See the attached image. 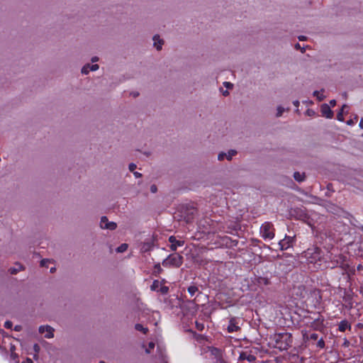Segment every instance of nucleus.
Masks as SVG:
<instances>
[{
  "mask_svg": "<svg viewBox=\"0 0 363 363\" xmlns=\"http://www.w3.org/2000/svg\"><path fill=\"white\" fill-rule=\"evenodd\" d=\"M197 213V208L192 203L180 205L174 218L179 222V225H191Z\"/></svg>",
  "mask_w": 363,
  "mask_h": 363,
  "instance_id": "obj_1",
  "label": "nucleus"
},
{
  "mask_svg": "<svg viewBox=\"0 0 363 363\" xmlns=\"http://www.w3.org/2000/svg\"><path fill=\"white\" fill-rule=\"evenodd\" d=\"M292 342V336L289 333H275L269 337V345L280 351L288 350Z\"/></svg>",
  "mask_w": 363,
  "mask_h": 363,
  "instance_id": "obj_2",
  "label": "nucleus"
},
{
  "mask_svg": "<svg viewBox=\"0 0 363 363\" xmlns=\"http://www.w3.org/2000/svg\"><path fill=\"white\" fill-rule=\"evenodd\" d=\"M183 263V257L178 255L174 254L169 255L162 262V265L165 267H179Z\"/></svg>",
  "mask_w": 363,
  "mask_h": 363,
  "instance_id": "obj_3",
  "label": "nucleus"
},
{
  "mask_svg": "<svg viewBox=\"0 0 363 363\" xmlns=\"http://www.w3.org/2000/svg\"><path fill=\"white\" fill-rule=\"evenodd\" d=\"M210 356L215 359V363H225L223 358V352L216 347H210L208 350Z\"/></svg>",
  "mask_w": 363,
  "mask_h": 363,
  "instance_id": "obj_4",
  "label": "nucleus"
},
{
  "mask_svg": "<svg viewBox=\"0 0 363 363\" xmlns=\"http://www.w3.org/2000/svg\"><path fill=\"white\" fill-rule=\"evenodd\" d=\"M324 318L322 316H318L313 321H312L309 326L314 330L322 331L324 328Z\"/></svg>",
  "mask_w": 363,
  "mask_h": 363,
  "instance_id": "obj_5",
  "label": "nucleus"
},
{
  "mask_svg": "<svg viewBox=\"0 0 363 363\" xmlns=\"http://www.w3.org/2000/svg\"><path fill=\"white\" fill-rule=\"evenodd\" d=\"M320 249L318 247H314L311 249H308L306 252V257L309 258V256H311L312 259L311 262H313L315 259H318L320 257Z\"/></svg>",
  "mask_w": 363,
  "mask_h": 363,
  "instance_id": "obj_6",
  "label": "nucleus"
},
{
  "mask_svg": "<svg viewBox=\"0 0 363 363\" xmlns=\"http://www.w3.org/2000/svg\"><path fill=\"white\" fill-rule=\"evenodd\" d=\"M54 329L50 325H41L39 327V333H45V337L52 338L54 337Z\"/></svg>",
  "mask_w": 363,
  "mask_h": 363,
  "instance_id": "obj_7",
  "label": "nucleus"
},
{
  "mask_svg": "<svg viewBox=\"0 0 363 363\" xmlns=\"http://www.w3.org/2000/svg\"><path fill=\"white\" fill-rule=\"evenodd\" d=\"M295 236L286 235L284 239L279 241V245L281 250H286L291 247L294 242Z\"/></svg>",
  "mask_w": 363,
  "mask_h": 363,
  "instance_id": "obj_8",
  "label": "nucleus"
},
{
  "mask_svg": "<svg viewBox=\"0 0 363 363\" xmlns=\"http://www.w3.org/2000/svg\"><path fill=\"white\" fill-rule=\"evenodd\" d=\"M239 320L236 318H231L229 320L228 325V331L229 333L236 332L240 329Z\"/></svg>",
  "mask_w": 363,
  "mask_h": 363,
  "instance_id": "obj_9",
  "label": "nucleus"
},
{
  "mask_svg": "<svg viewBox=\"0 0 363 363\" xmlns=\"http://www.w3.org/2000/svg\"><path fill=\"white\" fill-rule=\"evenodd\" d=\"M320 112L322 116L327 118H332L333 117V111L331 110L330 107L327 104H323L320 106Z\"/></svg>",
  "mask_w": 363,
  "mask_h": 363,
  "instance_id": "obj_10",
  "label": "nucleus"
},
{
  "mask_svg": "<svg viewBox=\"0 0 363 363\" xmlns=\"http://www.w3.org/2000/svg\"><path fill=\"white\" fill-rule=\"evenodd\" d=\"M169 242L171 243L170 248L173 251H175L177 247H181L184 244V240H177L174 236H170L169 238Z\"/></svg>",
  "mask_w": 363,
  "mask_h": 363,
  "instance_id": "obj_11",
  "label": "nucleus"
},
{
  "mask_svg": "<svg viewBox=\"0 0 363 363\" xmlns=\"http://www.w3.org/2000/svg\"><path fill=\"white\" fill-rule=\"evenodd\" d=\"M259 233L265 240H271L274 236L272 228H259Z\"/></svg>",
  "mask_w": 363,
  "mask_h": 363,
  "instance_id": "obj_12",
  "label": "nucleus"
},
{
  "mask_svg": "<svg viewBox=\"0 0 363 363\" xmlns=\"http://www.w3.org/2000/svg\"><path fill=\"white\" fill-rule=\"evenodd\" d=\"M99 68V66L97 64L91 65L89 63H87L82 67L81 72L83 74H87L90 70L96 71Z\"/></svg>",
  "mask_w": 363,
  "mask_h": 363,
  "instance_id": "obj_13",
  "label": "nucleus"
},
{
  "mask_svg": "<svg viewBox=\"0 0 363 363\" xmlns=\"http://www.w3.org/2000/svg\"><path fill=\"white\" fill-rule=\"evenodd\" d=\"M238 359L240 361L247 360L249 362H252L256 359V357L254 354L245 352H242L239 355Z\"/></svg>",
  "mask_w": 363,
  "mask_h": 363,
  "instance_id": "obj_14",
  "label": "nucleus"
},
{
  "mask_svg": "<svg viewBox=\"0 0 363 363\" xmlns=\"http://www.w3.org/2000/svg\"><path fill=\"white\" fill-rule=\"evenodd\" d=\"M152 39L155 41L154 46L156 48L157 50H161L162 45L164 44V40L162 39H160V35L157 34L155 35Z\"/></svg>",
  "mask_w": 363,
  "mask_h": 363,
  "instance_id": "obj_15",
  "label": "nucleus"
},
{
  "mask_svg": "<svg viewBox=\"0 0 363 363\" xmlns=\"http://www.w3.org/2000/svg\"><path fill=\"white\" fill-rule=\"evenodd\" d=\"M194 240H206L208 239V235H206L204 232H201L197 230L194 235L191 236Z\"/></svg>",
  "mask_w": 363,
  "mask_h": 363,
  "instance_id": "obj_16",
  "label": "nucleus"
},
{
  "mask_svg": "<svg viewBox=\"0 0 363 363\" xmlns=\"http://www.w3.org/2000/svg\"><path fill=\"white\" fill-rule=\"evenodd\" d=\"M347 329H351V325L346 320H342L338 325V330L340 332H345Z\"/></svg>",
  "mask_w": 363,
  "mask_h": 363,
  "instance_id": "obj_17",
  "label": "nucleus"
},
{
  "mask_svg": "<svg viewBox=\"0 0 363 363\" xmlns=\"http://www.w3.org/2000/svg\"><path fill=\"white\" fill-rule=\"evenodd\" d=\"M294 178L296 181L298 182H303L305 178H306V176H305V174L303 173V174H301L300 172H294Z\"/></svg>",
  "mask_w": 363,
  "mask_h": 363,
  "instance_id": "obj_18",
  "label": "nucleus"
},
{
  "mask_svg": "<svg viewBox=\"0 0 363 363\" xmlns=\"http://www.w3.org/2000/svg\"><path fill=\"white\" fill-rule=\"evenodd\" d=\"M160 286H162L161 283L158 280H155L150 286V289L152 291H159Z\"/></svg>",
  "mask_w": 363,
  "mask_h": 363,
  "instance_id": "obj_19",
  "label": "nucleus"
},
{
  "mask_svg": "<svg viewBox=\"0 0 363 363\" xmlns=\"http://www.w3.org/2000/svg\"><path fill=\"white\" fill-rule=\"evenodd\" d=\"M135 329L142 332L144 334H146L148 332V328L143 327V325L140 323H137L135 325Z\"/></svg>",
  "mask_w": 363,
  "mask_h": 363,
  "instance_id": "obj_20",
  "label": "nucleus"
},
{
  "mask_svg": "<svg viewBox=\"0 0 363 363\" xmlns=\"http://www.w3.org/2000/svg\"><path fill=\"white\" fill-rule=\"evenodd\" d=\"M198 291H199L198 287L194 285L190 286L188 288V292L190 294V295L191 296H194Z\"/></svg>",
  "mask_w": 363,
  "mask_h": 363,
  "instance_id": "obj_21",
  "label": "nucleus"
},
{
  "mask_svg": "<svg viewBox=\"0 0 363 363\" xmlns=\"http://www.w3.org/2000/svg\"><path fill=\"white\" fill-rule=\"evenodd\" d=\"M128 247V246L126 243H123L120 246H118L116 250L117 252H119V253L124 252L127 250Z\"/></svg>",
  "mask_w": 363,
  "mask_h": 363,
  "instance_id": "obj_22",
  "label": "nucleus"
},
{
  "mask_svg": "<svg viewBox=\"0 0 363 363\" xmlns=\"http://www.w3.org/2000/svg\"><path fill=\"white\" fill-rule=\"evenodd\" d=\"M237 154V151L235 150H230L228 151V154H226V159L228 160H231L233 156Z\"/></svg>",
  "mask_w": 363,
  "mask_h": 363,
  "instance_id": "obj_23",
  "label": "nucleus"
},
{
  "mask_svg": "<svg viewBox=\"0 0 363 363\" xmlns=\"http://www.w3.org/2000/svg\"><path fill=\"white\" fill-rule=\"evenodd\" d=\"M162 294H167L169 292V287L166 286H162L160 287L159 291Z\"/></svg>",
  "mask_w": 363,
  "mask_h": 363,
  "instance_id": "obj_24",
  "label": "nucleus"
},
{
  "mask_svg": "<svg viewBox=\"0 0 363 363\" xmlns=\"http://www.w3.org/2000/svg\"><path fill=\"white\" fill-rule=\"evenodd\" d=\"M22 269V267L21 265H18L17 267L10 268L9 271L11 274H16L18 272L21 271Z\"/></svg>",
  "mask_w": 363,
  "mask_h": 363,
  "instance_id": "obj_25",
  "label": "nucleus"
},
{
  "mask_svg": "<svg viewBox=\"0 0 363 363\" xmlns=\"http://www.w3.org/2000/svg\"><path fill=\"white\" fill-rule=\"evenodd\" d=\"M155 348V343L152 342H150L149 344H148V348H147L145 350V352L147 354H150L151 350H153Z\"/></svg>",
  "mask_w": 363,
  "mask_h": 363,
  "instance_id": "obj_26",
  "label": "nucleus"
},
{
  "mask_svg": "<svg viewBox=\"0 0 363 363\" xmlns=\"http://www.w3.org/2000/svg\"><path fill=\"white\" fill-rule=\"evenodd\" d=\"M108 223V220L106 216H102L100 221V227H104L105 224Z\"/></svg>",
  "mask_w": 363,
  "mask_h": 363,
  "instance_id": "obj_27",
  "label": "nucleus"
},
{
  "mask_svg": "<svg viewBox=\"0 0 363 363\" xmlns=\"http://www.w3.org/2000/svg\"><path fill=\"white\" fill-rule=\"evenodd\" d=\"M337 119L338 121H344L342 109H340V111L337 113Z\"/></svg>",
  "mask_w": 363,
  "mask_h": 363,
  "instance_id": "obj_28",
  "label": "nucleus"
},
{
  "mask_svg": "<svg viewBox=\"0 0 363 363\" xmlns=\"http://www.w3.org/2000/svg\"><path fill=\"white\" fill-rule=\"evenodd\" d=\"M317 347L323 349L325 347V341L323 338H320L317 342Z\"/></svg>",
  "mask_w": 363,
  "mask_h": 363,
  "instance_id": "obj_29",
  "label": "nucleus"
},
{
  "mask_svg": "<svg viewBox=\"0 0 363 363\" xmlns=\"http://www.w3.org/2000/svg\"><path fill=\"white\" fill-rule=\"evenodd\" d=\"M313 94V96H317V99L319 101H323L325 98V96L323 95L320 96L318 91H315Z\"/></svg>",
  "mask_w": 363,
  "mask_h": 363,
  "instance_id": "obj_30",
  "label": "nucleus"
},
{
  "mask_svg": "<svg viewBox=\"0 0 363 363\" xmlns=\"http://www.w3.org/2000/svg\"><path fill=\"white\" fill-rule=\"evenodd\" d=\"M284 108L281 106H279L277 108V113L276 114L277 117H280L282 115V113H284Z\"/></svg>",
  "mask_w": 363,
  "mask_h": 363,
  "instance_id": "obj_31",
  "label": "nucleus"
},
{
  "mask_svg": "<svg viewBox=\"0 0 363 363\" xmlns=\"http://www.w3.org/2000/svg\"><path fill=\"white\" fill-rule=\"evenodd\" d=\"M51 262L50 259H43L40 262V266L41 267H48L47 264Z\"/></svg>",
  "mask_w": 363,
  "mask_h": 363,
  "instance_id": "obj_32",
  "label": "nucleus"
},
{
  "mask_svg": "<svg viewBox=\"0 0 363 363\" xmlns=\"http://www.w3.org/2000/svg\"><path fill=\"white\" fill-rule=\"evenodd\" d=\"M306 115H308V116H313L315 115V111H313V109H307L306 112Z\"/></svg>",
  "mask_w": 363,
  "mask_h": 363,
  "instance_id": "obj_33",
  "label": "nucleus"
},
{
  "mask_svg": "<svg viewBox=\"0 0 363 363\" xmlns=\"http://www.w3.org/2000/svg\"><path fill=\"white\" fill-rule=\"evenodd\" d=\"M226 157V153L221 152L218 154V159L220 161H222L224 160V158Z\"/></svg>",
  "mask_w": 363,
  "mask_h": 363,
  "instance_id": "obj_34",
  "label": "nucleus"
},
{
  "mask_svg": "<svg viewBox=\"0 0 363 363\" xmlns=\"http://www.w3.org/2000/svg\"><path fill=\"white\" fill-rule=\"evenodd\" d=\"M136 164L134 163H130L128 166V169L130 172H134V170L136 169Z\"/></svg>",
  "mask_w": 363,
  "mask_h": 363,
  "instance_id": "obj_35",
  "label": "nucleus"
},
{
  "mask_svg": "<svg viewBox=\"0 0 363 363\" xmlns=\"http://www.w3.org/2000/svg\"><path fill=\"white\" fill-rule=\"evenodd\" d=\"M104 227H117V225L114 222H109L106 223L104 225Z\"/></svg>",
  "mask_w": 363,
  "mask_h": 363,
  "instance_id": "obj_36",
  "label": "nucleus"
},
{
  "mask_svg": "<svg viewBox=\"0 0 363 363\" xmlns=\"http://www.w3.org/2000/svg\"><path fill=\"white\" fill-rule=\"evenodd\" d=\"M12 325H13V324H12V322H11V321L7 320V321H6V322H5V323H4V327H5L6 328L9 329V328H11Z\"/></svg>",
  "mask_w": 363,
  "mask_h": 363,
  "instance_id": "obj_37",
  "label": "nucleus"
},
{
  "mask_svg": "<svg viewBox=\"0 0 363 363\" xmlns=\"http://www.w3.org/2000/svg\"><path fill=\"white\" fill-rule=\"evenodd\" d=\"M223 84L228 89H232L233 87V84L230 82H225Z\"/></svg>",
  "mask_w": 363,
  "mask_h": 363,
  "instance_id": "obj_38",
  "label": "nucleus"
},
{
  "mask_svg": "<svg viewBox=\"0 0 363 363\" xmlns=\"http://www.w3.org/2000/svg\"><path fill=\"white\" fill-rule=\"evenodd\" d=\"M150 191L152 193H156L157 191V187L155 184H152L150 186Z\"/></svg>",
  "mask_w": 363,
  "mask_h": 363,
  "instance_id": "obj_39",
  "label": "nucleus"
},
{
  "mask_svg": "<svg viewBox=\"0 0 363 363\" xmlns=\"http://www.w3.org/2000/svg\"><path fill=\"white\" fill-rule=\"evenodd\" d=\"M295 48L297 49V50L300 49L301 50V52H303V53L305 52V48H301L299 43H296L295 45Z\"/></svg>",
  "mask_w": 363,
  "mask_h": 363,
  "instance_id": "obj_40",
  "label": "nucleus"
},
{
  "mask_svg": "<svg viewBox=\"0 0 363 363\" xmlns=\"http://www.w3.org/2000/svg\"><path fill=\"white\" fill-rule=\"evenodd\" d=\"M318 334H316V333H312V334L310 335V339L313 340H317V339H318Z\"/></svg>",
  "mask_w": 363,
  "mask_h": 363,
  "instance_id": "obj_41",
  "label": "nucleus"
},
{
  "mask_svg": "<svg viewBox=\"0 0 363 363\" xmlns=\"http://www.w3.org/2000/svg\"><path fill=\"white\" fill-rule=\"evenodd\" d=\"M133 174L136 178H140L142 177V174L138 172H133Z\"/></svg>",
  "mask_w": 363,
  "mask_h": 363,
  "instance_id": "obj_42",
  "label": "nucleus"
},
{
  "mask_svg": "<svg viewBox=\"0 0 363 363\" xmlns=\"http://www.w3.org/2000/svg\"><path fill=\"white\" fill-rule=\"evenodd\" d=\"M298 38L299 40H301V41L306 40L307 39V38L306 36H304V35H300V36H298Z\"/></svg>",
  "mask_w": 363,
  "mask_h": 363,
  "instance_id": "obj_43",
  "label": "nucleus"
},
{
  "mask_svg": "<svg viewBox=\"0 0 363 363\" xmlns=\"http://www.w3.org/2000/svg\"><path fill=\"white\" fill-rule=\"evenodd\" d=\"M354 121H353L352 119H350V120H348V121H347V124L348 125H353V124H354Z\"/></svg>",
  "mask_w": 363,
  "mask_h": 363,
  "instance_id": "obj_44",
  "label": "nucleus"
},
{
  "mask_svg": "<svg viewBox=\"0 0 363 363\" xmlns=\"http://www.w3.org/2000/svg\"><path fill=\"white\" fill-rule=\"evenodd\" d=\"M330 104L331 105V106H335L336 105V101L335 99H333L330 101Z\"/></svg>",
  "mask_w": 363,
  "mask_h": 363,
  "instance_id": "obj_45",
  "label": "nucleus"
},
{
  "mask_svg": "<svg viewBox=\"0 0 363 363\" xmlns=\"http://www.w3.org/2000/svg\"><path fill=\"white\" fill-rule=\"evenodd\" d=\"M98 60H99V57H96V56L93 57L91 58V61L92 62H97Z\"/></svg>",
  "mask_w": 363,
  "mask_h": 363,
  "instance_id": "obj_46",
  "label": "nucleus"
},
{
  "mask_svg": "<svg viewBox=\"0 0 363 363\" xmlns=\"http://www.w3.org/2000/svg\"><path fill=\"white\" fill-rule=\"evenodd\" d=\"M21 329V325H16L15 328H14V330L16 331H20Z\"/></svg>",
  "mask_w": 363,
  "mask_h": 363,
  "instance_id": "obj_47",
  "label": "nucleus"
},
{
  "mask_svg": "<svg viewBox=\"0 0 363 363\" xmlns=\"http://www.w3.org/2000/svg\"><path fill=\"white\" fill-rule=\"evenodd\" d=\"M359 125L362 129H363V118H361Z\"/></svg>",
  "mask_w": 363,
  "mask_h": 363,
  "instance_id": "obj_48",
  "label": "nucleus"
},
{
  "mask_svg": "<svg viewBox=\"0 0 363 363\" xmlns=\"http://www.w3.org/2000/svg\"><path fill=\"white\" fill-rule=\"evenodd\" d=\"M22 363H33L30 359H27L26 361H23Z\"/></svg>",
  "mask_w": 363,
  "mask_h": 363,
  "instance_id": "obj_49",
  "label": "nucleus"
},
{
  "mask_svg": "<svg viewBox=\"0 0 363 363\" xmlns=\"http://www.w3.org/2000/svg\"><path fill=\"white\" fill-rule=\"evenodd\" d=\"M293 104L295 106H298L299 105V101L298 100H296L293 102Z\"/></svg>",
  "mask_w": 363,
  "mask_h": 363,
  "instance_id": "obj_50",
  "label": "nucleus"
},
{
  "mask_svg": "<svg viewBox=\"0 0 363 363\" xmlns=\"http://www.w3.org/2000/svg\"><path fill=\"white\" fill-rule=\"evenodd\" d=\"M155 268L157 269V270H158V272L162 271V269H161V267H160V264H157V265H155Z\"/></svg>",
  "mask_w": 363,
  "mask_h": 363,
  "instance_id": "obj_51",
  "label": "nucleus"
},
{
  "mask_svg": "<svg viewBox=\"0 0 363 363\" xmlns=\"http://www.w3.org/2000/svg\"><path fill=\"white\" fill-rule=\"evenodd\" d=\"M131 94L133 96V97H137L139 95L138 92H133L131 93Z\"/></svg>",
  "mask_w": 363,
  "mask_h": 363,
  "instance_id": "obj_52",
  "label": "nucleus"
},
{
  "mask_svg": "<svg viewBox=\"0 0 363 363\" xmlns=\"http://www.w3.org/2000/svg\"><path fill=\"white\" fill-rule=\"evenodd\" d=\"M34 349H35V350L36 352H37V351H38V350H39V346H38L37 344H35V345H34Z\"/></svg>",
  "mask_w": 363,
  "mask_h": 363,
  "instance_id": "obj_53",
  "label": "nucleus"
},
{
  "mask_svg": "<svg viewBox=\"0 0 363 363\" xmlns=\"http://www.w3.org/2000/svg\"><path fill=\"white\" fill-rule=\"evenodd\" d=\"M223 94L224 96H228V95H229V92H228V91L225 90V91H224L223 92Z\"/></svg>",
  "mask_w": 363,
  "mask_h": 363,
  "instance_id": "obj_54",
  "label": "nucleus"
},
{
  "mask_svg": "<svg viewBox=\"0 0 363 363\" xmlns=\"http://www.w3.org/2000/svg\"><path fill=\"white\" fill-rule=\"evenodd\" d=\"M54 272H55V267H51L50 268V272L53 273Z\"/></svg>",
  "mask_w": 363,
  "mask_h": 363,
  "instance_id": "obj_55",
  "label": "nucleus"
},
{
  "mask_svg": "<svg viewBox=\"0 0 363 363\" xmlns=\"http://www.w3.org/2000/svg\"><path fill=\"white\" fill-rule=\"evenodd\" d=\"M347 106L346 104H344V105L342 106V108H341V109H342V111H344V109H345V108H347Z\"/></svg>",
  "mask_w": 363,
  "mask_h": 363,
  "instance_id": "obj_56",
  "label": "nucleus"
},
{
  "mask_svg": "<svg viewBox=\"0 0 363 363\" xmlns=\"http://www.w3.org/2000/svg\"><path fill=\"white\" fill-rule=\"evenodd\" d=\"M362 269V265L359 264L358 267H357V269L358 270H360Z\"/></svg>",
  "mask_w": 363,
  "mask_h": 363,
  "instance_id": "obj_57",
  "label": "nucleus"
},
{
  "mask_svg": "<svg viewBox=\"0 0 363 363\" xmlns=\"http://www.w3.org/2000/svg\"><path fill=\"white\" fill-rule=\"evenodd\" d=\"M202 328H203V326H201L200 325H199V324L197 323V328H199V329H201H201H202Z\"/></svg>",
  "mask_w": 363,
  "mask_h": 363,
  "instance_id": "obj_58",
  "label": "nucleus"
},
{
  "mask_svg": "<svg viewBox=\"0 0 363 363\" xmlns=\"http://www.w3.org/2000/svg\"><path fill=\"white\" fill-rule=\"evenodd\" d=\"M162 363H167V362L164 359V358L162 359Z\"/></svg>",
  "mask_w": 363,
  "mask_h": 363,
  "instance_id": "obj_59",
  "label": "nucleus"
},
{
  "mask_svg": "<svg viewBox=\"0 0 363 363\" xmlns=\"http://www.w3.org/2000/svg\"><path fill=\"white\" fill-rule=\"evenodd\" d=\"M144 154H145V155H147V156H149V155H150V152H145Z\"/></svg>",
  "mask_w": 363,
  "mask_h": 363,
  "instance_id": "obj_60",
  "label": "nucleus"
},
{
  "mask_svg": "<svg viewBox=\"0 0 363 363\" xmlns=\"http://www.w3.org/2000/svg\"><path fill=\"white\" fill-rule=\"evenodd\" d=\"M331 184H328V188L331 189V186H330Z\"/></svg>",
  "mask_w": 363,
  "mask_h": 363,
  "instance_id": "obj_61",
  "label": "nucleus"
},
{
  "mask_svg": "<svg viewBox=\"0 0 363 363\" xmlns=\"http://www.w3.org/2000/svg\"><path fill=\"white\" fill-rule=\"evenodd\" d=\"M331 184H328V188L331 189V186H330Z\"/></svg>",
  "mask_w": 363,
  "mask_h": 363,
  "instance_id": "obj_62",
  "label": "nucleus"
},
{
  "mask_svg": "<svg viewBox=\"0 0 363 363\" xmlns=\"http://www.w3.org/2000/svg\"><path fill=\"white\" fill-rule=\"evenodd\" d=\"M99 363H105L104 361H101Z\"/></svg>",
  "mask_w": 363,
  "mask_h": 363,
  "instance_id": "obj_63",
  "label": "nucleus"
}]
</instances>
